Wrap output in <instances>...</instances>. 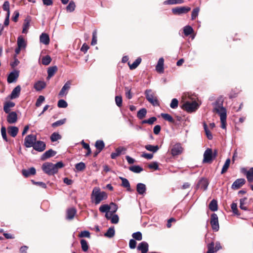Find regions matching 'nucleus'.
Wrapping results in <instances>:
<instances>
[{"label":"nucleus","mask_w":253,"mask_h":253,"mask_svg":"<svg viewBox=\"0 0 253 253\" xmlns=\"http://www.w3.org/2000/svg\"><path fill=\"white\" fill-rule=\"evenodd\" d=\"M107 194L105 192L101 191L98 187H95L91 194V200L95 205L99 204L102 201L107 198Z\"/></svg>","instance_id":"1"},{"label":"nucleus","mask_w":253,"mask_h":253,"mask_svg":"<svg viewBox=\"0 0 253 253\" xmlns=\"http://www.w3.org/2000/svg\"><path fill=\"white\" fill-rule=\"evenodd\" d=\"M64 167L62 162H59L56 164L51 163H45L42 165V169L43 171L48 175H53L57 173L58 169Z\"/></svg>","instance_id":"2"},{"label":"nucleus","mask_w":253,"mask_h":253,"mask_svg":"<svg viewBox=\"0 0 253 253\" xmlns=\"http://www.w3.org/2000/svg\"><path fill=\"white\" fill-rule=\"evenodd\" d=\"M223 98L222 96L218 97L215 102L213 103V111L216 112L220 116V119H226V110L223 106Z\"/></svg>","instance_id":"3"},{"label":"nucleus","mask_w":253,"mask_h":253,"mask_svg":"<svg viewBox=\"0 0 253 253\" xmlns=\"http://www.w3.org/2000/svg\"><path fill=\"white\" fill-rule=\"evenodd\" d=\"M145 94L147 100L154 106L159 105V102L154 93L151 89H147Z\"/></svg>","instance_id":"4"},{"label":"nucleus","mask_w":253,"mask_h":253,"mask_svg":"<svg viewBox=\"0 0 253 253\" xmlns=\"http://www.w3.org/2000/svg\"><path fill=\"white\" fill-rule=\"evenodd\" d=\"M183 108L188 112H192L199 108V104L196 101H187L183 104Z\"/></svg>","instance_id":"5"},{"label":"nucleus","mask_w":253,"mask_h":253,"mask_svg":"<svg viewBox=\"0 0 253 253\" xmlns=\"http://www.w3.org/2000/svg\"><path fill=\"white\" fill-rule=\"evenodd\" d=\"M210 223L211 226V228L214 231L217 232L219 230V225L218 222V218L216 213H213L211 214Z\"/></svg>","instance_id":"6"},{"label":"nucleus","mask_w":253,"mask_h":253,"mask_svg":"<svg viewBox=\"0 0 253 253\" xmlns=\"http://www.w3.org/2000/svg\"><path fill=\"white\" fill-rule=\"evenodd\" d=\"M37 137L35 135L29 134L25 138L24 145L27 148L32 147L34 146Z\"/></svg>","instance_id":"7"},{"label":"nucleus","mask_w":253,"mask_h":253,"mask_svg":"<svg viewBox=\"0 0 253 253\" xmlns=\"http://www.w3.org/2000/svg\"><path fill=\"white\" fill-rule=\"evenodd\" d=\"M213 159L212 151L210 148H208L204 153V159L203 162L205 163H210Z\"/></svg>","instance_id":"8"},{"label":"nucleus","mask_w":253,"mask_h":253,"mask_svg":"<svg viewBox=\"0 0 253 253\" xmlns=\"http://www.w3.org/2000/svg\"><path fill=\"white\" fill-rule=\"evenodd\" d=\"M215 245V248H214V244L213 242L209 244L207 246L208 251L207 253H214L221 249V246L219 242H216Z\"/></svg>","instance_id":"9"},{"label":"nucleus","mask_w":253,"mask_h":253,"mask_svg":"<svg viewBox=\"0 0 253 253\" xmlns=\"http://www.w3.org/2000/svg\"><path fill=\"white\" fill-rule=\"evenodd\" d=\"M191 10V8L188 6L177 7L172 9V12L174 14L180 15L186 13Z\"/></svg>","instance_id":"10"},{"label":"nucleus","mask_w":253,"mask_h":253,"mask_svg":"<svg viewBox=\"0 0 253 253\" xmlns=\"http://www.w3.org/2000/svg\"><path fill=\"white\" fill-rule=\"evenodd\" d=\"M183 148L181 144L179 143H176L172 146L170 150V153L173 156H175L181 154Z\"/></svg>","instance_id":"11"},{"label":"nucleus","mask_w":253,"mask_h":253,"mask_svg":"<svg viewBox=\"0 0 253 253\" xmlns=\"http://www.w3.org/2000/svg\"><path fill=\"white\" fill-rule=\"evenodd\" d=\"M19 76V71H12L7 77V82L9 84L15 82Z\"/></svg>","instance_id":"12"},{"label":"nucleus","mask_w":253,"mask_h":253,"mask_svg":"<svg viewBox=\"0 0 253 253\" xmlns=\"http://www.w3.org/2000/svg\"><path fill=\"white\" fill-rule=\"evenodd\" d=\"M33 147L38 152H42L45 150L46 145L45 143L42 141H36Z\"/></svg>","instance_id":"13"},{"label":"nucleus","mask_w":253,"mask_h":253,"mask_svg":"<svg viewBox=\"0 0 253 253\" xmlns=\"http://www.w3.org/2000/svg\"><path fill=\"white\" fill-rule=\"evenodd\" d=\"M71 84V81H67L65 84L63 85L61 90L60 91L59 93V95L61 97H62L64 95H66L68 93V90L70 88Z\"/></svg>","instance_id":"14"},{"label":"nucleus","mask_w":253,"mask_h":253,"mask_svg":"<svg viewBox=\"0 0 253 253\" xmlns=\"http://www.w3.org/2000/svg\"><path fill=\"white\" fill-rule=\"evenodd\" d=\"M246 180L244 178L236 179L232 184L231 187L233 189H238L245 183Z\"/></svg>","instance_id":"15"},{"label":"nucleus","mask_w":253,"mask_h":253,"mask_svg":"<svg viewBox=\"0 0 253 253\" xmlns=\"http://www.w3.org/2000/svg\"><path fill=\"white\" fill-rule=\"evenodd\" d=\"M56 154V152L53 151L52 149H49L45 152L42 156L41 159L43 161L46 160L47 159L54 156Z\"/></svg>","instance_id":"16"},{"label":"nucleus","mask_w":253,"mask_h":253,"mask_svg":"<svg viewBox=\"0 0 253 253\" xmlns=\"http://www.w3.org/2000/svg\"><path fill=\"white\" fill-rule=\"evenodd\" d=\"M17 120V115L15 112L9 113L7 117V121L9 124L15 123Z\"/></svg>","instance_id":"17"},{"label":"nucleus","mask_w":253,"mask_h":253,"mask_svg":"<svg viewBox=\"0 0 253 253\" xmlns=\"http://www.w3.org/2000/svg\"><path fill=\"white\" fill-rule=\"evenodd\" d=\"M20 91L21 86L20 85H17L12 90L10 95V98L11 99H13L18 97L20 95Z\"/></svg>","instance_id":"18"},{"label":"nucleus","mask_w":253,"mask_h":253,"mask_svg":"<svg viewBox=\"0 0 253 253\" xmlns=\"http://www.w3.org/2000/svg\"><path fill=\"white\" fill-rule=\"evenodd\" d=\"M164 59L161 57L159 59L156 66V70L158 73H163L164 72Z\"/></svg>","instance_id":"19"},{"label":"nucleus","mask_w":253,"mask_h":253,"mask_svg":"<svg viewBox=\"0 0 253 253\" xmlns=\"http://www.w3.org/2000/svg\"><path fill=\"white\" fill-rule=\"evenodd\" d=\"M126 149L124 147H119L115 150V152L112 153L111 155V158L112 159H116L117 157L120 156L122 152L125 151Z\"/></svg>","instance_id":"20"},{"label":"nucleus","mask_w":253,"mask_h":253,"mask_svg":"<svg viewBox=\"0 0 253 253\" xmlns=\"http://www.w3.org/2000/svg\"><path fill=\"white\" fill-rule=\"evenodd\" d=\"M137 250L141 253H146L148 250V244L146 242H142L137 246Z\"/></svg>","instance_id":"21"},{"label":"nucleus","mask_w":253,"mask_h":253,"mask_svg":"<svg viewBox=\"0 0 253 253\" xmlns=\"http://www.w3.org/2000/svg\"><path fill=\"white\" fill-rule=\"evenodd\" d=\"M77 211L74 208H71L67 210L66 218L68 220H72L74 218L76 214Z\"/></svg>","instance_id":"22"},{"label":"nucleus","mask_w":253,"mask_h":253,"mask_svg":"<svg viewBox=\"0 0 253 253\" xmlns=\"http://www.w3.org/2000/svg\"><path fill=\"white\" fill-rule=\"evenodd\" d=\"M22 173L25 177H28L31 175H35L36 173V170L34 167H32L29 169H23Z\"/></svg>","instance_id":"23"},{"label":"nucleus","mask_w":253,"mask_h":253,"mask_svg":"<svg viewBox=\"0 0 253 253\" xmlns=\"http://www.w3.org/2000/svg\"><path fill=\"white\" fill-rule=\"evenodd\" d=\"M46 86L45 82L39 81L36 82L34 84V88L37 91H41L44 89Z\"/></svg>","instance_id":"24"},{"label":"nucleus","mask_w":253,"mask_h":253,"mask_svg":"<svg viewBox=\"0 0 253 253\" xmlns=\"http://www.w3.org/2000/svg\"><path fill=\"white\" fill-rule=\"evenodd\" d=\"M146 185L142 183H139L136 185V191L140 195H143L146 193Z\"/></svg>","instance_id":"25"},{"label":"nucleus","mask_w":253,"mask_h":253,"mask_svg":"<svg viewBox=\"0 0 253 253\" xmlns=\"http://www.w3.org/2000/svg\"><path fill=\"white\" fill-rule=\"evenodd\" d=\"M208 185L209 182L208 180L206 178H202L199 181L197 186L198 187L206 190L207 189Z\"/></svg>","instance_id":"26"},{"label":"nucleus","mask_w":253,"mask_h":253,"mask_svg":"<svg viewBox=\"0 0 253 253\" xmlns=\"http://www.w3.org/2000/svg\"><path fill=\"white\" fill-rule=\"evenodd\" d=\"M26 42L22 36H20L17 39V45L19 48L24 49L26 47Z\"/></svg>","instance_id":"27"},{"label":"nucleus","mask_w":253,"mask_h":253,"mask_svg":"<svg viewBox=\"0 0 253 253\" xmlns=\"http://www.w3.org/2000/svg\"><path fill=\"white\" fill-rule=\"evenodd\" d=\"M40 40L42 43L47 45L49 43V36L45 33H42L40 37Z\"/></svg>","instance_id":"28"},{"label":"nucleus","mask_w":253,"mask_h":253,"mask_svg":"<svg viewBox=\"0 0 253 253\" xmlns=\"http://www.w3.org/2000/svg\"><path fill=\"white\" fill-rule=\"evenodd\" d=\"M15 106V103L13 102L9 101L6 102L3 106V110L6 113H8L10 111V108Z\"/></svg>","instance_id":"29"},{"label":"nucleus","mask_w":253,"mask_h":253,"mask_svg":"<svg viewBox=\"0 0 253 253\" xmlns=\"http://www.w3.org/2000/svg\"><path fill=\"white\" fill-rule=\"evenodd\" d=\"M95 146L98 151V153H100L104 148L105 144L103 141L98 140L96 141Z\"/></svg>","instance_id":"30"},{"label":"nucleus","mask_w":253,"mask_h":253,"mask_svg":"<svg viewBox=\"0 0 253 253\" xmlns=\"http://www.w3.org/2000/svg\"><path fill=\"white\" fill-rule=\"evenodd\" d=\"M57 70V67L55 66L49 67L47 70L48 76L47 79L48 80L50 79L54 75Z\"/></svg>","instance_id":"31"},{"label":"nucleus","mask_w":253,"mask_h":253,"mask_svg":"<svg viewBox=\"0 0 253 253\" xmlns=\"http://www.w3.org/2000/svg\"><path fill=\"white\" fill-rule=\"evenodd\" d=\"M18 128L16 126H11L8 129V133L12 137H14L17 134Z\"/></svg>","instance_id":"32"},{"label":"nucleus","mask_w":253,"mask_h":253,"mask_svg":"<svg viewBox=\"0 0 253 253\" xmlns=\"http://www.w3.org/2000/svg\"><path fill=\"white\" fill-rule=\"evenodd\" d=\"M115 229L114 227H110L107 231L104 234V236L109 238L113 237L115 235Z\"/></svg>","instance_id":"33"},{"label":"nucleus","mask_w":253,"mask_h":253,"mask_svg":"<svg viewBox=\"0 0 253 253\" xmlns=\"http://www.w3.org/2000/svg\"><path fill=\"white\" fill-rule=\"evenodd\" d=\"M209 209L213 211H216L218 209L217 202L215 200H212L209 204Z\"/></svg>","instance_id":"34"},{"label":"nucleus","mask_w":253,"mask_h":253,"mask_svg":"<svg viewBox=\"0 0 253 253\" xmlns=\"http://www.w3.org/2000/svg\"><path fill=\"white\" fill-rule=\"evenodd\" d=\"M141 61V59L140 57L137 58L131 64H129L130 69L133 70L137 67Z\"/></svg>","instance_id":"35"},{"label":"nucleus","mask_w":253,"mask_h":253,"mask_svg":"<svg viewBox=\"0 0 253 253\" xmlns=\"http://www.w3.org/2000/svg\"><path fill=\"white\" fill-rule=\"evenodd\" d=\"M184 2L183 0H167L164 2L165 4H181Z\"/></svg>","instance_id":"36"},{"label":"nucleus","mask_w":253,"mask_h":253,"mask_svg":"<svg viewBox=\"0 0 253 253\" xmlns=\"http://www.w3.org/2000/svg\"><path fill=\"white\" fill-rule=\"evenodd\" d=\"M145 148L148 151L153 153L156 152L159 150V147L158 145L154 146L152 145H146L145 146Z\"/></svg>","instance_id":"37"},{"label":"nucleus","mask_w":253,"mask_h":253,"mask_svg":"<svg viewBox=\"0 0 253 253\" xmlns=\"http://www.w3.org/2000/svg\"><path fill=\"white\" fill-rule=\"evenodd\" d=\"M129 169L135 173H140L143 170V169L139 166H133L129 168Z\"/></svg>","instance_id":"38"},{"label":"nucleus","mask_w":253,"mask_h":253,"mask_svg":"<svg viewBox=\"0 0 253 253\" xmlns=\"http://www.w3.org/2000/svg\"><path fill=\"white\" fill-rule=\"evenodd\" d=\"M161 116L162 118L166 120L169 122V123H174V120L173 118L169 114H164L162 113L161 114Z\"/></svg>","instance_id":"39"},{"label":"nucleus","mask_w":253,"mask_h":253,"mask_svg":"<svg viewBox=\"0 0 253 253\" xmlns=\"http://www.w3.org/2000/svg\"><path fill=\"white\" fill-rule=\"evenodd\" d=\"M246 177L249 182H253V167L248 171Z\"/></svg>","instance_id":"40"},{"label":"nucleus","mask_w":253,"mask_h":253,"mask_svg":"<svg viewBox=\"0 0 253 253\" xmlns=\"http://www.w3.org/2000/svg\"><path fill=\"white\" fill-rule=\"evenodd\" d=\"M121 179L122 180V185L126 188H127V190L130 191V184L128 181V180L124 177H120Z\"/></svg>","instance_id":"41"},{"label":"nucleus","mask_w":253,"mask_h":253,"mask_svg":"<svg viewBox=\"0 0 253 253\" xmlns=\"http://www.w3.org/2000/svg\"><path fill=\"white\" fill-rule=\"evenodd\" d=\"M193 32V28L190 26H186L183 28V32L186 36H188Z\"/></svg>","instance_id":"42"},{"label":"nucleus","mask_w":253,"mask_h":253,"mask_svg":"<svg viewBox=\"0 0 253 253\" xmlns=\"http://www.w3.org/2000/svg\"><path fill=\"white\" fill-rule=\"evenodd\" d=\"M81 245L82 249L84 252H86L88 251V246L87 242H86V240L84 239H82L81 240Z\"/></svg>","instance_id":"43"},{"label":"nucleus","mask_w":253,"mask_h":253,"mask_svg":"<svg viewBox=\"0 0 253 253\" xmlns=\"http://www.w3.org/2000/svg\"><path fill=\"white\" fill-rule=\"evenodd\" d=\"M147 113V110L145 108H142L139 110V111L137 112V117L139 119H142L144 118Z\"/></svg>","instance_id":"44"},{"label":"nucleus","mask_w":253,"mask_h":253,"mask_svg":"<svg viewBox=\"0 0 253 253\" xmlns=\"http://www.w3.org/2000/svg\"><path fill=\"white\" fill-rule=\"evenodd\" d=\"M204 128L208 138L210 140L212 139V135L210 131L209 130V129H208V126L205 123H204Z\"/></svg>","instance_id":"45"},{"label":"nucleus","mask_w":253,"mask_h":253,"mask_svg":"<svg viewBox=\"0 0 253 253\" xmlns=\"http://www.w3.org/2000/svg\"><path fill=\"white\" fill-rule=\"evenodd\" d=\"M76 5L73 1H71L66 7V10L70 12H73L75 9Z\"/></svg>","instance_id":"46"},{"label":"nucleus","mask_w":253,"mask_h":253,"mask_svg":"<svg viewBox=\"0 0 253 253\" xmlns=\"http://www.w3.org/2000/svg\"><path fill=\"white\" fill-rule=\"evenodd\" d=\"M230 163V159H227L226 160V161H225V163H224V165H223V166L222 167V170H221V173L222 174L224 173V172H225L227 170V169H228V168L229 167Z\"/></svg>","instance_id":"47"},{"label":"nucleus","mask_w":253,"mask_h":253,"mask_svg":"<svg viewBox=\"0 0 253 253\" xmlns=\"http://www.w3.org/2000/svg\"><path fill=\"white\" fill-rule=\"evenodd\" d=\"M51 61V58L49 55L44 56L42 58V64L44 65H48L50 64Z\"/></svg>","instance_id":"48"},{"label":"nucleus","mask_w":253,"mask_h":253,"mask_svg":"<svg viewBox=\"0 0 253 253\" xmlns=\"http://www.w3.org/2000/svg\"><path fill=\"white\" fill-rule=\"evenodd\" d=\"M61 137L60 135L57 132L53 133L50 136V139L52 142H55L60 139H61Z\"/></svg>","instance_id":"49"},{"label":"nucleus","mask_w":253,"mask_h":253,"mask_svg":"<svg viewBox=\"0 0 253 253\" xmlns=\"http://www.w3.org/2000/svg\"><path fill=\"white\" fill-rule=\"evenodd\" d=\"M111 207L108 205H103L99 208V211L102 212H108L111 209Z\"/></svg>","instance_id":"50"},{"label":"nucleus","mask_w":253,"mask_h":253,"mask_svg":"<svg viewBox=\"0 0 253 253\" xmlns=\"http://www.w3.org/2000/svg\"><path fill=\"white\" fill-rule=\"evenodd\" d=\"M231 208L232 209V211L233 212L238 215L239 216L240 215V213H239L238 208H237V205L236 203H233L231 205Z\"/></svg>","instance_id":"51"},{"label":"nucleus","mask_w":253,"mask_h":253,"mask_svg":"<svg viewBox=\"0 0 253 253\" xmlns=\"http://www.w3.org/2000/svg\"><path fill=\"white\" fill-rule=\"evenodd\" d=\"M246 200H247L246 198H242L240 200V208L241 209L244 210V211L248 210V208L246 206H244L246 204Z\"/></svg>","instance_id":"52"},{"label":"nucleus","mask_w":253,"mask_h":253,"mask_svg":"<svg viewBox=\"0 0 253 253\" xmlns=\"http://www.w3.org/2000/svg\"><path fill=\"white\" fill-rule=\"evenodd\" d=\"M199 11V7H196L193 10L191 14L192 20H194L196 18V17L198 16Z\"/></svg>","instance_id":"53"},{"label":"nucleus","mask_w":253,"mask_h":253,"mask_svg":"<svg viewBox=\"0 0 253 253\" xmlns=\"http://www.w3.org/2000/svg\"><path fill=\"white\" fill-rule=\"evenodd\" d=\"M10 4L9 2L8 1H4L3 5H2V8L4 11H5L7 12V14L10 15Z\"/></svg>","instance_id":"54"},{"label":"nucleus","mask_w":253,"mask_h":253,"mask_svg":"<svg viewBox=\"0 0 253 253\" xmlns=\"http://www.w3.org/2000/svg\"><path fill=\"white\" fill-rule=\"evenodd\" d=\"M66 121V119H63L58 121H56L52 124V126L57 127L61 126L65 123Z\"/></svg>","instance_id":"55"},{"label":"nucleus","mask_w":253,"mask_h":253,"mask_svg":"<svg viewBox=\"0 0 253 253\" xmlns=\"http://www.w3.org/2000/svg\"><path fill=\"white\" fill-rule=\"evenodd\" d=\"M45 100V98L42 95H40L39 96L37 100V101L36 102V106L37 107H40L42 104L44 102Z\"/></svg>","instance_id":"56"},{"label":"nucleus","mask_w":253,"mask_h":253,"mask_svg":"<svg viewBox=\"0 0 253 253\" xmlns=\"http://www.w3.org/2000/svg\"><path fill=\"white\" fill-rule=\"evenodd\" d=\"M57 106L59 108H65L67 107L68 104L64 100L60 99L58 102Z\"/></svg>","instance_id":"57"},{"label":"nucleus","mask_w":253,"mask_h":253,"mask_svg":"<svg viewBox=\"0 0 253 253\" xmlns=\"http://www.w3.org/2000/svg\"><path fill=\"white\" fill-rule=\"evenodd\" d=\"M132 237L138 241H141L142 239V234L140 232H135L132 235Z\"/></svg>","instance_id":"58"},{"label":"nucleus","mask_w":253,"mask_h":253,"mask_svg":"<svg viewBox=\"0 0 253 253\" xmlns=\"http://www.w3.org/2000/svg\"><path fill=\"white\" fill-rule=\"evenodd\" d=\"M30 26V22L28 20L26 19L24 22V24L23 25L22 33H26L28 29H29Z\"/></svg>","instance_id":"59"},{"label":"nucleus","mask_w":253,"mask_h":253,"mask_svg":"<svg viewBox=\"0 0 253 253\" xmlns=\"http://www.w3.org/2000/svg\"><path fill=\"white\" fill-rule=\"evenodd\" d=\"M75 168L78 170L82 171L85 169V165L83 162H80L76 165Z\"/></svg>","instance_id":"60"},{"label":"nucleus","mask_w":253,"mask_h":253,"mask_svg":"<svg viewBox=\"0 0 253 253\" xmlns=\"http://www.w3.org/2000/svg\"><path fill=\"white\" fill-rule=\"evenodd\" d=\"M157 118L155 117H152L148 120H145L142 121V124H148L150 125L153 124L156 121Z\"/></svg>","instance_id":"61"},{"label":"nucleus","mask_w":253,"mask_h":253,"mask_svg":"<svg viewBox=\"0 0 253 253\" xmlns=\"http://www.w3.org/2000/svg\"><path fill=\"white\" fill-rule=\"evenodd\" d=\"M97 43V31L94 30L92 33V38L91 44L94 45Z\"/></svg>","instance_id":"62"},{"label":"nucleus","mask_w":253,"mask_h":253,"mask_svg":"<svg viewBox=\"0 0 253 253\" xmlns=\"http://www.w3.org/2000/svg\"><path fill=\"white\" fill-rule=\"evenodd\" d=\"M178 101L176 98L172 99L170 104V107L172 109H175L178 107Z\"/></svg>","instance_id":"63"},{"label":"nucleus","mask_w":253,"mask_h":253,"mask_svg":"<svg viewBox=\"0 0 253 253\" xmlns=\"http://www.w3.org/2000/svg\"><path fill=\"white\" fill-rule=\"evenodd\" d=\"M115 102L116 105L120 107L122 105V97L121 96H116L115 97Z\"/></svg>","instance_id":"64"}]
</instances>
